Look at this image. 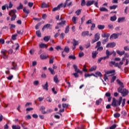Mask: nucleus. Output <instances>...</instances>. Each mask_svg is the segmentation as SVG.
<instances>
[{
  "instance_id": "obj_1",
  "label": "nucleus",
  "mask_w": 129,
  "mask_h": 129,
  "mask_svg": "<svg viewBox=\"0 0 129 129\" xmlns=\"http://www.w3.org/2000/svg\"><path fill=\"white\" fill-rule=\"evenodd\" d=\"M122 102V107H123L125 104V99H122V97L119 98V100L115 99V98H112V101L111 105L113 107H116V106H119L121 104Z\"/></svg>"
},
{
  "instance_id": "obj_2",
  "label": "nucleus",
  "mask_w": 129,
  "mask_h": 129,
  "mask_svg": "<svg viewBox=\"0 0 129 129\" xmlns=\"http://www.w3.org/2000/svg\"><path fill=\"white\" fill-rule=\"evenodd\" d=\"M16 13H17V10H12L9 13V16H11V21H15L16 20V18H17V15H16Z\"/></svg>"
},
{
  "instance_id": "obj_3",
  "label": "nucleus",
  "mask_w": 129,
  "mask_h": 129,
  "mask_svg": "<svg viewBox=\"0 0 129 129\" xmlns=\"http://www.w3.org/2000/svg\"><path fill=\"white\" fill-rule=\"evenodd\" d=\"M117 83L120 85V87H119L117 89L118 92L119 93H121L122 92V88L124 87V86L123 85V83L121 82L119 80H117Z\"/></svg>"
},
{
  "instance_id": "obj_4",
  "label": "nucleus",
  "mask_w": 129,
  "mask_h": 129,
  "mask_svg": "<svg viewBox=\"0 0 129 129\" xmlns=\"http://www.w3.org/2000/svg\"><path fill=\"white\" fill-rule=\"evenodd\" d=\"M100 39V34L97 33L94 36V39L92 40V43L93 44L95 42H97Z\"/></svg>"
},
{
  "instance_id": "obj_5",
  "label": "nucleus",
  "mask_w": 129,
  "mask_h": 129,
  "mask_svg": "<svg viewBox=\"0 0 129 129\" xmlns=\"http://www.w3.org/2000/svg\"><path fill=\"white\" fill-rule=\"evenodd\" d=\"M70 51V49L68 46H66L63 49V51L61 52V55L63 58H65L66 55L64 54V52L66 53H69V51Z\"/></svg>"
},
{
  "instance_id": "obj_6",
  "label": "nucleus",
  "mask_w": 129,
  "mask_h": 129,
  "mask_svg": "<svg viewBox=\"0 0 129 129\" xmlns=\"http://www.w3.org/2000/svg\"><path fill=\"white\" fill-rule=\"evenodd\" d=\"M45 29H49V30H52V25L50 24H47L45 25L42 28V31H44Z\"/></svg>"
},
{
  "instance_id": "obj_7",
  "label": "nucleus",
  "mask_w": 129,
  "mask_h": 129,
  "mask_svg": "<svg viewBox=\"0 0 129 129\" xmlns=\"http://www.w3.org/2000/svg\"><path fill=\"white\" fill-rule=\"evenodd\" d=\"M116 45L115 42L109 43L106 45V48H114V46H116Z\"/></svg>"
},
{
  "instance_id": "obj_8",
  "label": "nucleus",
  "mask_w": 129,
  "mask_h": 129,
  "mask_svg": "<svg viewBox=\"0 0 129 129\" xmlns=\"http://www.w3.org/2000/svg\"><path fill=\"white\" fill-rule=\"evenodd\" d=\"M2 57L4 59H8V55H7V50H2Z\"/></svg>"
},
{
  "instance_id": "obj_9",
  "label": "nucleus",
  "mask_w": 129,
  "mask_h": 129,
  "mask_svg": "<svg viewBox=\"0 0 129 129\" xmlns=\"http://www.w3.org/2000/svg\"><path fill=\"white\" fill-rule=\"evenodd\" d=\"M63 4H60L57 6V7L54 8L52 9V12H56V11H59L61 9V7H63Z\"/></svg>"
},
{
  "instance_id": "obj_10",
  "label": "nucleus",
  "mask_w": 129,
  "mask_h": 129,
  "mask_svg": "<svg viewBox=\"0 0 129 129\" xmlns=\"http://www.w3.org/2000/svg\"><path fill=\"white\" fill-rule=\"evenodd\" d=\"M121 93L122 94V96H126L128 94V91L125 89H123Z\"/></svg>"
},
{
  "instance_id": "obj_11",
  "label": "nucleus",
  "mask_w": 129,
  "mask_h": 129,
  "mask_svg": "<svg viewBox=\"0 0 129 129\" xmlns=\"http://www.w3.org/2000/svg\"><path fill=\"white\" fill-rule=\"evenodd\" d=\"M17 40V34H15L14 35H13L12 36V38L11 39V42H12V44H15V41Z\"/></svg>"
},
{
  "instance_id": "obj_12",
  "label": "nucleus",
  "mask_w": 129,
  "mask_h": 129,
  "mask_svg": "<svg viewBox=\"0 0 129 129\" xmlns=\"http://www.w3.org/2000/svg\"><path fill=\"white\" fill-rule=\"evenodd\" d=\"M70 0H66V2L64 3V4H63V8H66V7H70V6H72V2H71L69 3V4H67V3Z\"/></svg>"
},
{
  "instance_id": "obj_13",
  "label": "nucleus",
  "mask_w": 129,
  "mask_h": 129,
  "mask_svg": "<svg viewBox=\"0 0 129 129\" xmlns=\"http://www.w3.org/2000/svg\"><path fill=\"white\" fill-rule=\"evenodd\" d=\"M119 35V34L118 33H114L110 36V39H117V38H118Z\"/></svg>"
},
{
  "instance_id": "obj_14",
  "label": "nucleus",
  "mask_w": 129,
  "mask_h": 129,
  "mask_svg": "<svg viewBox=\"0 0 129 129\" xmlns=\"http://www.w3.org/2000/svg\"><path fill=\"white\" fill-rule=\"evenodd\" d=\"M45 109H46V108L44 106H42L41 107V108H40V111H41V112H42V113H43V114H46V113H47V111H44Z\"/></svg>"
},
{
  "instance_id": "obj_15",
  "label": "nucleus",
  "mask_w": 129,
  "mask_h": 129,
  "mask_svg": "<svg viewBox=\"0 0 129 129\" xmlns=\"http://www.w3.org/2000/svg\"><path fill=\"white\" fill-rule=\"evenodd\" d=\"M82 37H86V36H89V31H84L82 33Z\"/></svg>"
},
{
  "instance_id": "obj_16",
  "label": "nucleus",
  "mask_w": 129,
  "mask_h": 129,
  "mask_svg": "<svg viewBox=\"0 0 129 129\" xmlns=\"http://www.w3.org/2000/svg\"><path fill=\"white\" fill-rule=\"evenodd\" d=\"M90 76H94V77H98L97 76L95 75L94 74H85V77L86 78H87V77H90Z\"/></svg>"
},
{
  "instance_id": "obj_17",
  "label": "nucleus",
  "mask_w": 129,
  "mask_h": 129,
  "mask_svg": "<svg viewBox=\"0 0 129 129\" xmlns=\"http://www.w3.org/2000/svg\"><path fill=\"white\" fill-rule=\"evenodd\" d=\"M94 4V1H88L86 3L87 7H90V6L93 5Z\"/></svg>"
},
{
  "instance_id": "obj_18",
  "label": "nucleus",
  "mask_w": 129,
  "mask_h": 129,
  "mask_svg": "<svg viewBox=\"0 0 129 129\" xmlns=\"http://www.w3.org/2000/svg\"><path fill=\"white\" fill-rule=\"evenodd\" d=\"M39 47L41 48H45L46 49H47V48H48V45L45 43H41L39 45Z\"/></svg>"
},
{
  "instance_id": "obj_19",
  "label": "nucleus",
  "mask_w": 129,
  "mask_h": 129,
  "mask_svg": "<svg viewBox=\"0 0 129 129\" xmlns=\"http://www.w3.org/2000/svg\"><path fill=\"white\" fill-rule=\"evenodd\" d=\"M113 54V52H109V50L108 49H107L106 50V55L107 56H108L109 58V56H111Z\"/></svg>"
},
{
  "instance_id": "obj_20",
  "label": "nucleus",
  "mask_w": 129,
  "mask_h": 129,
  "mask_svg": "<svg viewBox=\"0 0 129 129\" xmlns=\"http://www.w3.org/2000/svg\"><path fill=\"white\" fill-rule=\"evenodd\" d=\"M125 20V17H121L118 18V23H123Z\"/></svg>"
},
{
  "instance_id": "obj_21",
  "label": "nucleus",
  "mask_w": 129,
  "mask_h": 129,
  "mask_svg": "<svg viewBox=\"0 0 129 129\" xmlns=\"http://www.w3.org/2000/svg\"><path fill=\"white\" fill-rule=\"evenodd\" d=\"M53 81L55 83H59V80L58 79V76L55 75L53 78Z\"/></svg>"
},
{
  "instance_id": "obj_22",
  "label": "nucleus",
  "mask_w": 129,
  "mask_h": 129,
  "mask_svg": "<svg viewBox=\"0 0 129 129\" xmlns=\"http://www.w3.org/2000/svg\"><path fill=\"white\" fill-rule=\"evenodd\" d=\"M116 53L117 54H118V55H120V56H122V55H124L125 51H120L119 50H116Z\"/></svg>"
},
{
  "instance_id": "obj_23",
  "label": "nucleus",
  "mask_w": 129,
  "mask_h": 129,
  "mask_svg": "<svg viewBox=\"0 0 129 129\" xmlns=\"http://www.w3.org/2000/svg\"><path fill=\"white\" fill-rule=\"evenodd\" d=\"M97 54H98V52H97V51H93L92 53V58L93 59H95V58H96V56H97Z\"/></svg>"
},
{
  "instance_id": "obj_24",
  "label": "nucleus",
  "mask_w": 129,
  "mask_h": 129,
  "mask_svg": "<svg viewBox=\"0 0 129 129\" xmlns=\"http://www.w3.org/2000/svg\"><path fill=\"white\" fill-rule=\"evenodd\" d=\"M97 69V67H96V66H94L92 67L89 70L90 72H92L93 71H95V70H96Z\"/></svg>"
},
{
  "instance_id": "obj_25",
  "label": "nucleus",
  "mask_w": 129,
  "mask_h": 129,
  "mask_svg": "<svg viewBox=\"0 0 129 129\" xmlns=\"http://www.w3.org/2000/svg\"><path fill=\"white\" fill-rule=\"evenodd\" d=\"M73 41L74 42L73 43V46H77V45H79V42H78V41H76V40L75 39H74L73 40Z\"/></svg>"
},
{
  "instance_id": "obj_26",
  "label": "nucleus",
  "mask_w": 129,
  "mask_h": 129,
  "mask_svg": "<svg viewBox=\"0 0 129 129\" xmlns=\"http://www.w3.org/2000/svg\"><path fill=\"white\" fill-rule=\"evenodd\" d=\"M50 38H51L50 36H45L43 38V40L44 41H45V42H49V40H50Z\"/></svg>"
},
{
  "instance_id": "obj_27",
  "label": "nucleus",
  "mask_w": 129,
  "mask_h": 129,
  "mask_svg": "<svg viewBox=\"0 0 129 129\" xmlns=\"http://www.w3.org/2000/svg\"><path fill=\"white\" fill-rule=\"evenodd\" d=\"M23 33H24V28H21V30L17 31V34H18V35H23Z\"/></svg>"
},
{
  "instance_id": "obj_28",
  "label": "nucleus",
  "mask_w": 129,
  "mask_h": 129,
  "mask_svg": "<svg viewBox=\"0 0 129 129\" xmlns=\"http://www.w3.org/2000/svg\"><path fill=\"white\" fill-rule=\"evenodd\" d=\"M112 73H115V70H113L108 71L106 72V74H107V75L112 74Z\"/></svg>"
},
{
  "instance_id": "obj_29",
  "label": "nucleus",
  "mask_w": 129,
  "mask_h": 129,
  "mask_svg": "<svg viewBox=\"0 0 129 129\" xmlns=\"http://www.w3.org/2000/svg\"><path fill=\"white\" fill-rule=\"evenodd\" d=\"M2 9L3 11H5L6 9H7V10H9V5L8 4H5L4 6H2Z\"/></svg>"
},
{
  "instance_id": "obj_30",
  "label": "nucleus",
  "mask_w": 129,
  "mask_h": 129,
  "mask_svg": "<svg viewBox=\"0 0 129 129\" xmlns=\"http://www.w3.org/2000/svg\"><path fill=\"white\" fill-rule=\"evenodd\" d=\"M23 12L27 14V15H29L30 14V10L29 9H27L26 8L23 9Z\"/></svg>"
},
{
  "instance_id": "obj_31",
  "label": "nucleus",
  "mask_w": 129,
  "mask_h": 129,
  "mask_svg": "<svg viewBox=\"0 0 129 129\" xmlns=\"http://www.w3.org/2000/svg\"><path fill=\"white\" fill-rule=\"evenodd\" d=\"M41 8L45 9V8H49V5L45 3H43L41 5Z\"/></svg>"
},
{
  "instance_id": "obj_32",
  "label": "nucleus",
  "mask_w": 129,
  "mask_h": 129,
  "mask_svg": "<svg viewBox=\"0 0 129 129\" xmlns=\"http://www.w3.org/2000/svg\"><path fill=\"white\" fill-rule=\"evenodd\" d=\"M42 87H43V89H44V90L48 91V82H46L45 85L42 86Z\"/></svg>"
},
{
  "instance_id": "obj_33",
  "label": "nucleus",
  "mask_w": 129,
  "mask_h": 129,
  "mask_svg": "<svg viewBox=\"0 0 129 129\" xmlns=\"http://www.w3.org/2000/svg\"><path fill=\"white\" fill-rule=\"evenodd\" d=\"M48 70L50 71L51 74H52V75H55V72H54V69L51 68H49Z\"/></svg>"
},
{
  "instance_id": "obj_34",
  "label": "nucleus",
  "mask_w": 129,
  "mask_h": 129,
  "mask_svg": "<svg viewBox=\"0 0 129 129\" xmlns=\"http://www.w3.org/2000/svg\"><path fill=\"white\" fill-rule=\"evenodd\" d=\"M69 28H70L69 25H67L65 29V31H64L65 34H68V33H69Z\"/></svg>"
},
{
  "instance_id": "obj_35",
  "label": "nucleus",
  "mask_w": 129,
  "mask_h": 129,
  "mask_svg": "<svg viewBox=\"0 0 129 129\" xmlns=\"http://www.w3.org/2000/svg\"><path fill=\"white\" fill-rule=\"evenodd\" d=\"M100 12H108V10H107V9H106L104 7L100 8Z\"/></svg>"
},
{
  "instance_id": "obj_36",
  "label": "nucleus",
  "mask_w": 129,
  "mask_h": 129,
  "mask_svg": "<svg viewBox=\"0 0 129 129\" xmlns=\"http://www.w3.org/2000/svg\"><path fill=\"white\" fill-rule=\"evenodd\" d=\"M116 16L114 15L110 17V21H111V22H114V21H116Z\"/></svg>"
},
{
  "instance_id": "obj_37",
  "label": "nucleus",
  "mask_w": 129,
  "mask_h": 129,
  "mask_svg": "<svg viewBox=\"0 0 129 129\" xmlns=\"http://www.w3.org/2000/svg\"><path fill=\"white\" fill-rule=\"evenodd\" d=\"M102 101V99L100 98L99 100L96 101V105H99V103H101Z\"/></svg>"
},
{
  "instance_id": "obj_38",
  "label": "nucleus",
  "mask_w": 129,
  "mask_h": 129,
  "mask_svg": "<svg viewBox=\"0 0 129 129\" xmlns=\"http://www.w3.org/2000/svg\"><path fill=\"white\" fill-rule=\"evenodd\" d=\"M117 5H113L109 7L110 10H115L117 8Z\"/></svg>"
},
{
  "instance_id": "obj_39",
  "label": "nucleus",
  "mask_w": 129,
  "mask_h": 129,
  "mask_svg": "<svg viewBox=\"0 0 129 129\" xmlns=\"http://www.w3.org/2000/svg\"><path fill=\"white\" fill-rule=\"evenodd\" d=\"M73 68L75 69V72L77 73H78V70H79V69H78V67H77V66L74 64L73 66Z\"/></svg>"
},
{
  "instance_id": "obj_40",
  "label": "nucleus",
  "mask_w": 129,
  "mask_h": 129,
  "mask_svg": "<svg viewBox=\"0 0 129 129\" xmlns=\"http://www.w3.org/2000/svg\"><path fill=\"white\" fill-rule=\"evenodd\" d=\"M105 27V26H104V25H98V28L99 29V30H103V29H104Z\"/></svg>"
},
{
  "instance_id": "obj_41",
  "label": "nucleus",
  "mask_w": 129,
  "mask_h": 129,
  "mask_svg": "<svg viewBox=\"0 0 129 129\" xmlns=\"http://www.w3.org/2000/svg\"><path fill=\"white\" fill-rule=\"evenodd\" d=\"M107 42H108V39L106 38L105 39L102 40V43L103 44V45H105V44H106Z\"/></svg>"
},
{
  "instance_id": "obj_42",
  "label": "nucleus",
  "mask_w": 129,
  "mask_h": 129,
  "mask_svg": "<svg viewBox=\"0 0 129 129\" xmlns=\"http://www.w3.org/2000/svg\"><path fill=\"white\" fill-rule=\"evenodd\" d=\"M120 117V114H119V113H116L114 114V117H115V118H117Z\"/></svg>"
},
{
  "instance_id": "obj_43",
  "label": "nucleus",
  "mask_w": 129,
  "mask_h": 129,
  "mask_svg": "<svg viewBox=\"0 0 129 129\" xmlns=\"http://www.w3.org/2000/svg\"><path fill=\"white\" fill-rule=\"evenodd\" d=\"M36 35H37V37H39V38H40L41 31H40V30H37V31H36Z\"/></svg>"
},
{
  "instance_id": "obj_44",
  "label": "nucleus",
  "mask_w": 129,
  "mask_h": 129,
  "mask_svg": "<svg viewBox=\"0 0 129 129\" xmlns=\"http://www.w3.org/2000/svg\"><path fill=\"white\" fill-rule=\"evenodd\" d=\"M24 6L23 5V4H22V3H20V6L17 7V10H22L23 9V8Z\"/></svg>"
},
{
  "instance_id": "obj_45",
  "label": "nucleus",
  "mask_w": 129,
  "mask_h": 129,
  "mask_svg": "<svg viewBox=\"0 0 129 129\" xmlns=\"http://www.w3.org/2000/svg\"><path fill=\"white\" fill-rule=\"evenodd\" d=\"M96 75H97L99 77H101L102 76V74L100 72H97L95 73Z\"/></svg>"
},
{
  "instance_id": "obj_46",
  "label": "nucleus",
  "mask_w": 129,
  "mask_h": 129,
  "mask_svg": "<svg viewBox=\"0 0 129 129\" xmlns=\"http://www.w3.org/2000/svg\"><path fill=\"white\" fill-rule=\"evenodd\" d=\"M115 79H116V76H113L111 79V83H113V82H114V81H115Z\"/></svg>"
},
{
  "instance_id": "obj_47",
  "label": "nucleus",
  "mask_w": 129,
  "mask_h": 129,
  "mask_svg": "<svg viewBox=\"0 0 129 129\" xmlns=\"http://www.w3.org/2000/svg\"><path fill=\"white\" fill-rule=\"evenodd\" d=\"M100 46H101V41H98L97 42V45L95 47V48L96 49V48H98V47H99Z\"/></svg>"
},
{
  "instance_id": "obj_48",
  "label": "nucleus",
  "mask_w": 129,
  "mask_h": 129,
  "mask_svg": "<svg viewBox=\"0 0 129 129\" xmlns=\"http://www.w3.org/2000/svg\"><path fill=\"white\" fill-rule=\"evenodd\" d=\"M40 58H41V59H42V60H43L44 59H47V58H48V56H47L46 55H40Z\"/></svg>"
},
{
  "instance_id": "obj_49",
  "label": "nucleus",
  "mask_w": 129,
  "mask_h": 129,
  "mask_svg": "<svg viewBox=\"0 0 129 129\" xmlns=\"http://www.w3.org/2000/svg\"><path fill=\"white\" fill-rule=\"evenodd\" d=\"M77 16H79L81 14V9H79L76 12Z\"/></svg>"
},
{
  "instance_id": "obj_50",
  "label": "nucleus",
  "mask_w": 129,
  "mask_h": 129,
  "mask_svg": "<svg viewBox=\"0 0 129 129\" xmlns=\"http://www.w3.org/2000/svg\"><path fill=\"white\" fill-rule=\"evenodd\" d=\"M115 63V61H111L109 62V65L110 66V67H112L113 65H114V63Z\"/></svg>"
},
{
  "instance_id": "obj_51",
  "label": "nucleus",
  "mask_w": 129,
  "mask_h": 129,
  "mask_svg": "<svg viewBox=\"0 0 129 129\" xmlns=\"http://www.w3.org/2000/svg\"><path fill=\"white\" fill-rule=\"evenodd\" d=\"M85 21V16H83V17L81 18V25L83 24V22Z\"/></svg>"
},
{
  "instance_id": "obj_52",
  "label": "nucleus",
  "mask_w": 129,
  "mask_h": 129,
  "mask_svg": "<svg viewBox=\"0 0 129 129\" xmlns=\"http://www.w3.org/2000/svg\"><path fill=\"white\" fill-rule=\"evenodd\" d=\"M69 59H73V60H75V59H76V56L75 55H70L69 56Z\"/></svg>"
},
{
  "instance_id": "obj_53",
  "label": "nucleus",
  "mask_w": 129,
  "mask_h": 129,
  "mask_svg": "<svg viewBox=\"0 0 129 129\" xmlns=\"http://www.w3.org/2000/svg\"><path fill=\"white\" fill-rule=\"evenodd\" d=\"M40 26H41V23H38L35 26V29L36 30H38L39 29V27H40Z\"/></svg>"
},
{
  "instance_id": "obj_54",
  "label": "nucleus",
  "mask_w": 129,
  "mask_h": 129,
  "mask_svg": "<svg viewBox=\"0 0 129 129\" xmlns=\"http://www.w3.org/2000/svg\"><path fill=\"white\" fill-rule=\"evenodd\" d=\"M116 126V124H114L109 127V129H115Z\"/></svg>"
},
{
  "instance_id": "obj_55",
  "label": "nucleus",
  "mask_w": 129,
  "mask_h": 129,
  "mask_svg": "<svg viewBox=\"0 0 129 129\" xmlns=\"http://www.w3.org/2000/svg\"><path fill=\"white\" fill-rule=\"evenodd\" d=\"M94 28H95V24L92 23V26L91 27V31H93V30H94Z\"/></svg>"
},
{
  "instance_id": "obj_56",
  "label": "nucleus",
  "mask_w": 129,
  "mask_h": 129,
  "mask_svg": "<svg viewBox=\"0 0 129 129\" xmlns=\"http://www.w3.org/2000/svg\"><path fill=\"white\" fill-rule=\"evenodd\" d=\"M105 96L106 97H111V94L109 92H107L105 93Z\"/></svg>"
},
{
  "instance_id": "obj_57",
  "label": "nucleus",
  "mask_w": 129,
  "mask_h": 129,
  "mask_svg": "<svg viewBox=\"0 0 129 129\" xmlns=\"http://www.w3.org/2000/svg\"><path fill=\"white\" fill-rule=\"evenodd\" d=\"M32 118V117L30 115H27L25 117L26 120H28V119H31Z\"/></svg>"
},
{
  "instance_id": "obj_58",
  "label": "nucleus",
  "mask_w": 129,
  "mask_h": 129,
  "mask_svg": "<svg viewBox=\"0 0 129 129\" xmlns=\"http://www.w3.org/2000/svg\"><path fill=\"white\" fill-rule=\"evenodd\" d=\"M72 20L74 24H76V17H73Z\"/></svg>"
},
{
  "instance_id": "obj_59",
  "label": "nucleus",
  "mask_w": 129,
  "mask_h": 129,
  "mask_svg": "<svg viewBox=\"0 0 129 129\" xmlns=\"http://www.w3.org/2000/svg\"><path fill=\"white\" fill-rule=\"evenodd\" d=\"M85 4H86V2H85V0H82L81 2L82 7H84V6H85Z\"/></svg>"
},
{
  "instance_id": "obj_60",
  "label": "nucleus",
  "mask_w": 129,
  "mask_h": 129,
  "mask_svg": "<svg viewBox=\"0 0 129 129\" xmlns=\"http://www.w3.org/2000/svg\"><path fill=\"white\" fill-rule=\"evenodd\" d=\"M83 56H84V53H83V52H81L79 53V57L80 58L83 57Z\"/></svg>"
},
{
  "instance_id": "obj_61",
  "label": "nucleus",
  "mask_w": 129,
  "mask_h": 129,
  "mask_svg": "<svg viewBox=\"0 0 129 129\" xmlns=\"http://www.w3.org/2000/svg\"><path fill=\"white\" fill-rule=\"evenodd\" d=\"M65 23H66V21H61V22L58 23L57 25H65Z\"/></svg>"
},
{
  "instance_id": "obj_62",
  "label": "nucleus",
  "mask_w": 129,
  "mask_h": 129,
  "mask_svg": "<svg viewBox=\"0 0 129 129\" xmlns=\"http://www.w3.org/2000/svg\"><path fill=\"white\" fill-rule=\"evenodd\" d=\"M121 114H122V115H123V116H125L127 114L126 112L124 111H122L121 112Z\"/></svg>"
},
{
  "instance_id": "obj_63",
  "label": "nucleus",
  "mask_w": 129,
  "mask_h": 129,
  "mask_svg": "<svg viewBox=\"0 0 129 129\" xmlns=\"http://www.w3.org/2000/svg\"><path fill=\"white\" fill-rule=\"evenodd\" d=\"M33 84L36 86L39 85V81H35L33 83Z\"/></svg>"
},
{
  "instance_id": "obj_64",
  "label": "nucleus",
  "mask_w": 129,
  "mask_h": 129,
  "mask_svg": "<svg viewBox=\"0 0 129 129\" xmlns=\"http://www.w3.org/2000/svg\"><path fill=\"white\" fill-rule=\"evenodd\" d=\"M124 51H129V46H124Z\"/></svg>"
}]
</instances>
